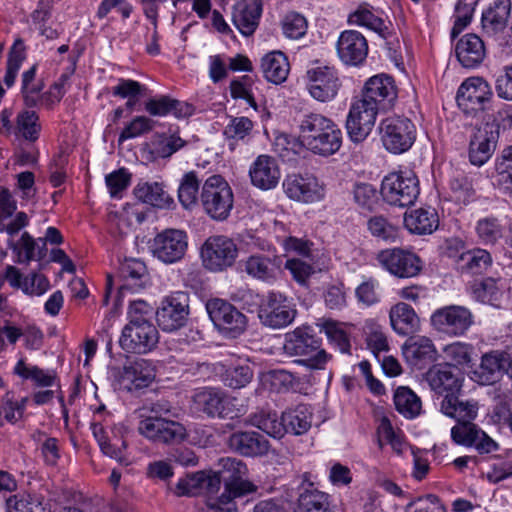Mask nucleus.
Here are the masks:
<instances>
[{
  "label": "nucleus",
  "instance_id": "57",
  "mask_svg": "<svg viewBox=\"0 0 512 512\" xmlns=\"http://www.w3.org/2000/svg\"><path fill=\"white\" fill-rule=\"evenodd\" d=\"M446 356L454 363L452 366H465L473 369V346L467 343L455 342L445 347Z\"/></svg>",
  "mask_w": 512,
  "mask_h": 512
},
{
  "label": "nucleus",
  "instance_id": "58",
  "mask_svg": "<svg viewBox=\"0 0 512 512\" xmlns=\"http://www.w3.org/2000/svg\"><path fill=\"white\" fill-rule=\"evenodd\" d=\"M157 121L147 116H136L129 122L119 135V142L136 138L152 131Z\"/></svg>",
  "mask_w": 512,
  "mask_h": 512
},
{
  "label": "nucleus",
  "instance_id": "16",
  "mask_svg": "<svg viewBox=\"0 0 512 512\" xmlns=\"http://www.w3.org/2000/svg\"><path fill=\"white\" fill-rule=\"evenodd\" d=\"M138 432L158 444H175L187 438L185 426L168 417H144L139 421Z\"/></svg>",
  "mask_w": 512,
  "mask_h": 512
},
{
  "label": "nucleus",
  "instance_id": "52",
  "mask_svg": "<svg viewBox=\"0 0 512 512\" xmlns=\"http://www.w3.org/2000/svg\"><path fill=\"white\" fill-rule=\"evenodd\" d=\"M449 188L456 200L470 202L475 196L472 179L462 172H455L449 179Z\"/></svg>",
  "mask_w": 512,
  "mask_h": 512
},
{
  "label": "nucleus",
  "instance_id": "62",
  "mask_svg": "<svg viewBox=\"0 0 512 512\" xmlns=\"http://www.w3.org/2000/svg\"><path fill=\"white\" fill-rule=\"evenodd\" d=\"M406 512H446V509L437 495L427 494L411 500Z\"/></svg>",
  "mask_w": 512,
  "mask_h": 512
},
{
  "label": "nucleus",
  "instance_id": "15",
  "mask_svg": "<svg viewBox=\"0 0 512 512\" xmlns=\"http://www.w3.org/2000/svg\"><path fill=\"white\" fill-rule=\"evenodd\" d=\"M431 324L442 334L461 337L474 325V315L465 306L449 305L432 314Z\"/></svg>",
  "mask_w": 512,
  "mask_h": 512
},
{
  "label": "nucleus",
  "instance_id": "47",
  "mask_svg": "<svg viewBox=\"0 0 512 512\" xmlns=\"http://www.w3.org/2000/svg\"><path fill=\"white\" fill-rule=\"evenodd\" d=\"M178 133H156L151 141V153L158 158H169L186 145Z\"/></svg>",
  "mask_w": 512,
  "mask_h": 512
},
{
  "label": "nucleus",
  "instance_id": "4",
  "mask_svg": "<svg viewBox=\"0 0 512 512\" xmlns=\"http://www.w3.org/2000/svg\"><path fill=\"white\" fill-rule=\"evenodd\" d=\"M219 469L207 478L209 491H217L223 483L222 494L235 498L243 497L256 490V486L244 477L247 473L246 464L235 458H221Z\"/></svg>",
  "mask_w": 512,
  "mask_h": 512
},
{
  "label": "nucleus",
  "instance_id": "37",
  "mask_svg": "<svg viewBox=\"0 0 512 512\" xmlns=\"http://www.w3.org/2000/svg\"><path fill=\"white\" fill-rule=\"evenodd\" d=\"M313 413L310 406L299 404L282 412L285 434L303 435L312 425Z\"/></svg>",
  "mask_w": 512,
  "mask_h": 512
},
{
  "label": "nucleus",
  "instance_id": "26",
  "mask_svg": "<svg viewBox=\"0 0 512 512\" xmlns=\"http://www.w3.org/2000/svg\"><path fill=\"white\" fill-rule=\"evenodd\" d=\"M286 195L293 200L312 203L321 199V187L313 175H288L283 181Z\"/></svg>",
  "mask_w": 512,
  "mask_h": 512
},
{
  "label": "nucleus",
  "instance_id": "39",
  "mask_svg": "<svg viewBox=\"0 0 512 512\" xmlns=\"http://www.w3.org/2000/svg\"><path fill=\"white\" fill-rule=\"evenodd\" d=\"M478 411L477 402L474 401V413L470 416L447 415L457 421V425L451 429L452 440L460 445L473 446L480 436V429L472 421L476 418Z\"/></svg>",
  "mask_w": 512,
  "mask_h": 512
},
{
  "label": "nucleus",
  "instance_id": "18",
  "mask_svg": "<svg viewBox=\"0 0 512 512\" xmlns=\"http://www.w3.org/2000/svg\"><path fill=\"white\" fill-rule=\"evenodd\" d=\"M188 295L175 292L165 297L155 312L158 326L165 332H173L183 327L188 318Z\"/></svg>",
  "mask_w": 512,
  "mask_h": 512
},
{
  "label": "nucleus",
  "instance_id": "36",
  "mask_svg": "<svg viewBox=\"0 0 512 512\" xmlns=\"http://www.w3.org/2000/svg\"><path fill=\"white\" fill-rule=\"evenodd\" d=\"M390 322L393 330L402 336H411L420 328V319L407 303L399 302L391 307Z\"/></svg>",
  "mask_w": 512,
  "mask_h": 512
},
{
  "label": "nucleus",
  "instance_id": "60",
  "mask_svg": "<svg viewBox=\"0 0 512 512\" xmlns=\"http://www.w3.org/2000/svg\"><path fill=\"white\" fill-rule=\"evenodd\" d=\"M352 193L355 203L363 209L371 211L377 203V190L370 183H355Z\"/></svg>",
  "mask_w": 512,
  "mask_h": 512
},
{
  "label": "nucleus",
  "instance_id": "21",
  "mask_svg": "<svg viewBox=\"0 0 512 512\" xmlns=\"http://www.w3.org/2000/svg\"><path fill=\"white\" fill-rule=\"evenodd\" d=\"M283 258L275 252L254 253L240 261L241 270L253 279L272 283L281 273Z\"/></svg>",
  "mask_w": 512,
  "mask_h": 512
},
{
  "label": "nucleus",
  "instance_id": "64",
  "mask_svg": "<svg viewBox=\"0 0 512 512\" xmlns=\"http://www.w3.org/2000/svg\"><path fill=\"white\" fill-rule=\"evenodd\" d=\"M252 129L253 122L248 117H233L223 133L229 140H242Z\"/></svg>",
  "mask_w": 512,
  "mask_h": 512
},
{
  "label": "nucleus",
  "instance_id": "48",
  "mask_svg": "<svg viewBox=\"0 0 512 512\" xmlns=\"http://www.w3.org/2000/svg\"><path fill=\"white\" fill-rule=\"evenodd\" d=\"M41 124L38 114L33 110H23L16 116L15 134L29 142L39 139Z\"/></svg>",
  "mask_w": 512,
  "mask_h": 512
},
{
  "label": "nucleus",
  "instance_id": "19",
  "mask_svg": "<svg viewBox=\"0 0 512 512\" xmlns=\"http://www.w3.org/2000/svg\"><path fill=\"white\" fill-rule=\"evenodd\" d=\"M120 387L128 392L147 388L155 379L152 363L143 358L128 359L122 368L114 373Z\"/></svg>",
  "mask_w": 512,
  "mask_h": 512
},
{
  "label": "nucleus",
  "instance_id": "28",
  "mask_svg": "<svg viewBox=\"0 0 512 512\" xmlns=\"http://www.w3.org/2000/svg\"><path fill=\"white\" fill-rule=\"evenodd\" d=\"M262 0H240L232 12V22L244 36H251L259 25Z\"/></svg>",
  "mask_w": 512,
  "mask_h": 512
},
{
  "label": "nucleus",
  "instance_id": "12",
  "mask_svg": "<svg viewBox=\"0 0 512 512\" xmlns=\"http://www.w3.org/2000/svg\"><path fill=\"white\" fill-rule=\"evenodd\" d=\"M419 181L412 172H393L384 177L381 194L385 202L398 207H408L419 195Z\"/></svg>",
  "mask_w": 512,
  "mask_h": 512
},
{
  "label": "nucleus",
  "instance_id": "30",
  "mask_svg": "<svg viewBox=\"0 0 512 512\" xmlns=\"http://www.w3.org/2000/svg\"><path fill=\"white\" fill-rule=\"evenodd\" d=\"M251 182L254 186L269 190L277 186L280 179V171L275 159L268 155H260L249 169Z\"/></svg>",
  "mask_w": 512,
  "mask_h": 512
},
{
  "label": "nucleus",
  "instance_id": "41",
  "mask_svg": "<svg viewBox=\"0 0 512 512\" xmlns=\"http://www.w3.org/2000/svg\"><path fill=\"white\" fill-rule=\"evenodd\" d=\"M496 147V141L492 133L486 130H477L469 145V159L475 166H482L492 156Z\"/></svg>",
  "mask_w": 512,
  "mask_h": 512
},
{
  "label": "nucleus",
  "instance_id": "29",
  "mask_svg": "<svg viewBox=\"0 0 512 512\" xmlns=\"http://www.w3.org/2000/svg\"><path fill=\"white\" fill-rule=\"evenodd\" d=\"M455 55L462 67L476 68L485 59V44L477 34H465L456 43Z\"/></svg>",
  "mask_w": 512,
  "mask_h": 512
},
{
  "label": "nucleus",
  "instance_id": "38",
  "mask_svg": "<svg viewBox=\"0 0 512 512\" xmlns=\"http://www.w3.org/2000/svg\"><path fill=\"white\" fill-rule=\"evenodd\" d=\"M134 195L139 201L159 209H170L175 205L174 199L158 182L138 183L134 188Z\"/></svg>",
  "mask_w": 512,
  "mask_h": 512
},
{
  "label": "nucleus",
  "instance_id": "9",
  "mask_svg": "<svg viewBox=\"0 0 512 512\" xmlns=\"http://www.w3.org/2000/svg\"><path fill=\"white\" fill-rule=\"evenodd\" d=\"M493 92L482 77H469L459 86L456 101L460 110L470 117H481L490 109Z\"/></svg>",
  "mask_w": 512,
  "mask_h": 512
},
{
  "label": "nucleus",
  "instance_id": "11",
  "mask_svg": "<svg viewBox=\"0 0 512 512\" xmlns=\"http://www.w3.org/2000/svg\"><path fill=\"white\" fill-rule=\"evenodd\" d=\"M189 237L185 230L166 228L150 241L152 256L165 265L181 262L188 251Z\"/></svg>",
  "mask_w": 512,
  "mask_h": 512
},
{
  "label": "nucleus",
  "instance_id": "55",
  "mask_svg": "<svg viewBox=\"0 0 512 512\" xmlns=\"http://www.w3.org/2000/svg\"><path fill=\"white\" fill-rule=\"evenodd\" d=\"M495 170L502 189L512 193V145L506 147L501 156L496 159Z\"/></svg>",
  "mask_w": 512,
  "mask_h": 512
},
{
  "label": "nucleus",
  "instance_id": "44",
  "mask_svg": "<svg viewBox=\"0 0 512 512\" xmlns=\"http://www.w3.org/2000/svg\"><path fill=\"white\" fill-rule=\"evenodd\" d=\"M224 386L231 389H241L250 384L254 378V369L248 363L232 364L220 374Z\"/></svg>",
  "mask_w": 512,
  "mask_h": 512
},
{
  "label": "nucleus",
  "instance_id": "43",
  "mask_svg": "<svg viewBox=\"0 0 512 512\" xmlns=\"http://www.w3.org/2000/svg\"><path fill=\"white\" fill-rule=\"evenodd\" d=\"M470 291L476 301L493 306H498L503 296L502 289L498 286V279L493 277L475 280L470 285Z\"/></svg>",
  "mask_w": 512,
  "mask_h": 512
},
{
  "label": "nucleus",
  "instance_id": "8",
  "mask_svg": "<svg viewBox=\"0 0 512 512\" xmlns=\"http://www.w3.org/2000/svg\"><path fill=\"white\" fill-rule=\"evenodd\" d=\"M201 201L204 211L213 220L224 221L233 208L234 195L221 175H212L203 184Z\"/></svg>",
  "mask_w": 512,
  "mask_h": 512
},
{
  "label": "nucleus",
  "instance_id": "40",
  "mask_svg": "<svg viewBox=\"0 0 512 512\" xmlns=\"http://www.w3.org/2000/svg\"><path fill=\"white\" fill-rule=\"evenodd\" d=\"M261 68L267 81L274 84H281L287 79L290 64L283 52L273 51L262 58Z\"/></svg>",
  "mask_w": 512,
  "mask_h": 512
},
{
  "label": "nucleus",
  "instance_id": "22",
  "mask_svg": "<svg viewBox=\"0 0 512 512\" xmlns=\"http://www.w3.org/2000/svg\"><path fill=\"white\" fill-rule=\"evenodd\" d=\"M158 330L152 323L125 325L119 344L128 353L146 354L158 343Z\"/></svg>",
  "mask_w": 512,
  "mask_h": 512
},
{
  "label": "nucleus",
  "instance_id": "24",
  "mask_svg": "<svg viewBox=\"0 0 512 512\" xmlns=\"http://www.w3.org/2000/svg\"><path fill=\"white\" fill-rule=\"evenodd\" d=\"M336 48L340 60L350 66L361 65L368 55L367 39L356 30L341 32Z\"/></svg>",
  "mask_w": 512,
  "mask_h": 512
},
{
  "label": "nucleus",
  "instance_id": "46",
  "mask_svg": "<svg viewBox=\"0 0 512 512\" xmlns=\"http://www.w3.org/2000/svg\"><path fill=\"white\" fill-rule=\"evenodd\" d=\"M393 399L396 410L405 418L413 419L420 415L421 399L410 388L398 387Z\"/></svg>",
  "mask_w": 512,
  "mask_h": 512
},
{
  "label": "nucleus",
  "instance_id": "59",
  "mask_svg": "<svg viewBox=\"0 0 512 512\" xmlns=\"http://www.w3.org/2000/svg\"><path fill=\"white\" fill-rule=\"evenodd\" d=\"M282 30L287 38L299 39L306 34V18L297 12L288 13L282 20Z\"/></svg>",
  "mask_w": 512,
  "mask_h": 512
},
{
  "label": "nucleus",
  "instance_id": "33",
  "mask_svg": "<svg viewBox=\"0 0 512 512\" xmlns=\"http://www.w3.org/2000/svg\"><path fill=\"white\" fill-rule=\"evenodd\" d=\"M511 6V0H493L482 13L481 25L483 31L488 35L502 32L508 25Z\"/></svg>",
  "mask_w": 512,
  "mask_h": 512
},
{
  "label": "nucleus",
  "instance_id": "14",
  "mask_svg": "<svg viewBox=\"0 0 512 512\" xmlns=\"http://www.w3.org/2000/svg\"><path fill=\"white\" fill-rule=\"evenodd\" d=\"M206 310L217 330L227 337L236 338L247 327V317L224 299L208 300Z\"/></svg>",
  "mask_w": 512,
  "mask_h": 512
},
{
  "label": "nucleus",
  "instance_id": "32",
  "mask_svg": "<svg viewBox=\"0 0 512 512\" xmlns=\"http://www.w3.org/2000/svg\"><path fill=\"white\" fill-rule=\"evenodd\" d=\"M493 265L491 253L482 248H473L461 252L457 261V271L461 275L479 276L488 272Z\"/></svg>",
  "mask_w": 512,
  "mask_h": 512
},
{
  "label": "nucleus",
  "instance_id": "42",
  "mask_svg": "<svg viewBox=\"0 0 512 512\" xmlns=\"http://www.w3.org/2000/svg\"><path fill=\"white\" fill-rule=\"evenodd\" d=\"M439 219L434 209L419 208L405 214L404 225L412 233L431 234L438 227Z\"/></svg>",
  "mask_w": 512,
  "mask_h": 512
},
{
  "label": "nucleus",
  "instance_id": "25",
  "mask_svg": "<svg viewBox=\"0 0 512 512\" xmlns=\"http://www.w3.org/2000/svg\"><path fill=\"white\" fill-rule=\"evenodd\" d=\"M227 444L232 451L244 457L263 456L270 449L268 439L254 430L233 432Z\"/></svg>",
  "mask_w": 512,
  "mask_h": 512
},
{
  "label": "nucleus",
  "instance_id": "20",
  "mask_svg": "<svg viewBox=\"0 0 512 512\" xmlns=\"http://www.w3.org/2000/svg\"><path fill=\"white\" fill-rule=\"evenodd\" d=\"M471 379L481 385H491L497 382L504 373L512 378V359L505 351H490L481 357V363L470 370Z\"/></svg>",
  "mask_w": 512,
  "mask_h": 512
},
{
  "label": "nucleus",
  "instance_id": "10",
  "mask_svg": "<svg viewBox=\"0 0 512 512\" xmlns=\"http://www.w3.org/2000/svg\"><path fill=\"white\" fill-rule=\"evenodd\" d=\"M238 254L239 249L235 241L225 235L208 237L200 251L204 268L214 273L224 272L233 267Z\"/></svg>",
  "mask_w": 512,
  "mask_h": 512
},
{
  "label": "nucleus",
  "instance_id": "49",
  "mask_svg": "<svg viewBox=\"0 0 512 512\" xmlns=\"http://www.w3.org/2000/svg\"><path fill=\"white\" fill-rule=\"evenodd\" d=\"M249 422L252 426L265 432L273 438H282L285 435L282 417L278 419L276 413L259 412L250 415Z\"/></svg>",
  "mask_w": 512,
  "mask_h": 512
},
{
  "label": "nucleus",
  "instance_id": "13",
  "mask_svg": "<svg viewBox=\"0 0 512 512\" xmlns=\"http://www.w3.org/2000/svg\"><path fill=\"white\" fill-rule=\"evenodd\" d=\"M297 315L295 305L286 295L270 291L262 297L258 317L261 323L272 329H281L290 325Z\"/></svg>",
  "mask_w": 512,
  "mask_h": 512
},
{
  "label": "nucleus",
  "instance_id": "54",
  "mask_svg": "<svg viewBox=\"0 0 512 512\" xmlns=\"http://www.w3.org/2000/svg\"><path fill=\"white\" fill-rule=\"evenodd\" d=\"M6 512H46L39 497L31 494L12 495L6 500Z\"/></svg>",
  "mask_w": 512,
  "mask_h": 512
},
{
  "label": "nucleus",
  "instance_id": "6",
  "mask_svg": "<svg viewBox=\"0 0 512 512\" xmlns=\"http://www.w3.org/2000/svg\"><path fill=\"white\" fill-rule=\"evenodd\" d=\"M231 396L221 388L203 387L196 389L190 401V409L199 416L210 419L233 418L237 414L234 410Z\"/></svg>",
  "mask_w": 512,
  "mask_h": 512
},
{
  "label": "nucleus",
  "instance_id": "17",
  "mask_svg": "<svg viewBox=\"0 0 512 512\" xmlns=\"http://www.w3.org/2000/svg\"><path fill=\"white\" fill-rule=\"evenodd\" d=\"M377 260L390 274L402 279L418 276L423 268V262L417 254L402 248L382 250Z\"/></svg>",
  "mask_w": 512,
  "mask_h": 512
},
{
  "label": "nucleus",
  "instance_id": "34",
  "mask_svg": "<svg viewBox=\"0 0 512 512\" xmlns=\"http://www.w3.org/2000/svg\"><path fill=\"white\" fill-rule=\"evenodd\" d=\"M119 275L125 281L118 289L116 305L120 302L125 291L133 288H143L148 278L147 267L139 259H125L119 267Z\"/></svg>",
  "mask_w": 512,
  "mask_h": 512
},
{
  "label": "nucleus",
  "instance_id": "56",
  "mask_svg": "<svg viewBox=\"0 0 512 512\" xmlns=\"http://www.w3.org/2000/svg\"><path fill=\"white\" fill-rule=\"evenodd\" d=\"M14 373L23 379L33 380L37 386L41 387H50L54 382L53 375L37 366H27L23 359H20L15 365Z\"/></svg>",
  "mask_w": 512,
  "mask_h": 512
},
{
  "label": "nucleus",
  "instance_id": "53",
  "mask_svg": "<svg viewBox=\"0 0 512 512\" xmlns=\"http://www.w3.org/2000/svg\"><path fill=\"white\" fill-rule=\"evenodd\" d=\"M476 233L482 243L494 245L503 236V227L496 217H485L478 220Z\"/></svg>",
  "mask_w": 512,
  "mask_h": 512
},
{
  "label": "nucleus",
  "instance_id": "63",
  "mask_svg": "<svg viewBox=\"0 0 512 512\" xmlns=\"http://www.w3.org/2000/svg\"><path fill=\"white\" fill-rule=\"evenodd\" d=\"M378 434V443L380 448L383 447L384 443L390 444L393 451H395L397 454H401L403 450V442L395 434V431L392 427L391 422L387 418H383L380 422V425L377 430Z\"/></svg>",
  "mask_w": 512,
  "mask_h": 512
},
{
  "label": "nucleus",
  "instance_id": "3",
  "mask_svg": "<svg viewBox=\"0 0 512 512\" xmlns=\"http://www.w3.org/2000/svg\"><path fill=\"white\" fill-rule=\"evenodd\" d=\"M426 379L433 391L443 395L440 411L444 415L470 416L474 413V401L459 399L463 377L459 369L451 364H438L431 367Z\"/></svg>",
  "mask_w": 512,
  "mask_h": 512
},
{
  "label": "nucleus",
  "instance_id": "45",
  "mask_svg": "<svg viewBox=\"0 0 512 512\" xmlns=\"http://www.w3.org/2000/svg\"><path fill=\"white\" fill-rule=\"evenodd\" d=\"M348 23L351 25L364 26L376 32L384 39L388 38L390 35L389 26L385 24V21L364 6H359L357 10L349 15Z\"/></svg>",
  "mask_w": 512,
  "mask_h": 512
},
{
  "label": "nucleus",
  "instance_id": "23",
  "mask_svg": "<svg viewBox=\"0 0 512 512\" xmlns=\"http://www.w3.org/2000/svg\"><path fill=\"white\" fill-rule=\"evenodd\" d=\"M308 91L317 101L328 102L334 99L341 87L335 68L320 66L307 71Z\"/></svg>",
  "mask_w": 512,
  "mask_h": 512
},
{
  "label": "nucleus",
  "instance_id": "1",
  "mask_svg": "<svg viewBox=\"0 0 512 512\" xmlns=\"http://www.w3.org/2000/svg\"><path fill=\"white\" fill-rule=\"evenodd\" d=\"M397 97L398 90L392 76L382 73L370 77L364 84L361 98L352 103L346 119L351 141H364L373 129L378 113L391 110Z\"/></svg>",
  "mask_w": 512,
  "mask_h": 512
},
{
  "label": "nucleus",
  "instance_id": "50",
  "mask_svg": "<svg viewBox=\"0 0 512 512\" xmlns=\"http://www.w3.org/2000/svg\"><path fill=\"white\" fill-rule=\"evenodd\" d=\"M255 78L250 75H243L230 82L229 89L233 99H244L250 107L258 110V105L254 97L253 88Z\"/></svg>",
  "mask_w": 512,
  "mask_h": 512
},
{
  "label": "nucleus",
  "instance_id": "2",
  "mask_svg": "<svg viewBox=\"0 0 512 512\" xmlns=\"http://www.w3.org/2000/svg\"><path fill=\"white\" fill-rule=\"evenodd\" d=\"M299 142L303 148L323 157L337 153L342 146V131L330 118L309 112L298 122Z\"/></svg>",
  "mask_w": 512,
  "mask_h": 512
},
{
  "label": "nucleus",
  "instance_id": "7",
  "mask_svg": "<svg viewBox=\"0 0 512 512\" xmlns=\"http://www.w3.org/2000/svg\"><path fill=\"white\" fill-rule=\"evenodd\" d=\"M380 139L384 148L392 154L407 152L415 143L416 125L404 116H389L379 124Z\"/></svg>",
  "mask_w": 512,
  "mask_h": 512
},
{
  "label": "nucleus",
  "instance_id": "35",
  "mask_svg": "<svg viewBox=\"0 0 512 512\" xmlns=\"http://www.w3.org/2000/svg\"><path fill=\"white\" fill-rule=\"evenodd\" d=\"M403 355L410 364L420 369L437 359L435 346L426 337H410L403 345Z\"/></svg>",
  "mask_w": 512,
  "mask_h": 512
},
{
  "label": "nucleus",
  "instance_id": "31",
  "mask_svg": "<svg viewBox=\"0 0 512 512\" xmlns=\"http://www.w3.org/2000/svg\"><path fill=\"white\" fill-rule=\"evenodd\" d=\"M144 109L150 116L163 117L172 114L178 119L189 117L194 113L193 105L168 95L148 99L144 104Z\"/></svg>",
  "mask_w": 512,
  "mask_h": 512
},
{
  "label": "nucleus",
  "instance_id": "61",
  "mask_svg": "<svg viewBox=\"0 0 512 512\" xmlns=\"http://www.w3.org/2000/svg\"><path fill=\"white\" fill-rule=\"evenodd\" d=\"M155 314L153 307L144 300H134L130 303L128 310L129 322L127 325H142L152 323L151 319Z\"/></svg>",
  "mask_w": 512,
  "mask_h": 512
},
{
  "label": "nucleus",
  "instance_id": "51",
  "mask_svg": "<svg viewBox=\"0 0 512 512\" xmlns=\"http://www.w3.org/2000/svg\"><path fill=\"white\" fill-rule=\"evenodd\" d=\"M200 187V180L195 171L187 172L178 189V199L184 208L196 204Z\"/></svg>",
  "mask_w": 512,
  "mask_h": 512
},
{
  "label": "nucleus",
  "instance_id": "27",
  "mask_svg": "<svg viewBox=\"0 0 512 512\" xmlns=\"http://www.w3.org/2000/svg\"><path fill=\"white\" fill-rule=\"evenodd\" d=\"M302 485L298 496L300 512H336L329 494L320 491L310 482V474L304 473Z\"/></svg>",
  "mask_w": 512,
  "mask_h": 512
},
{
  "label": "nucleus",
  "instance_id": "5",
  "mask_svg": "<svg viewBox=\"0 0 512 512\" xmlns=\"http://www.w3.org/2000/svg\"><path fill=\"white\" fill-rule=\"evenodd\" d=\"M320 347L321 340L314 334L313 329L303 326L286 334L283 349L289 356L304 357L298 363L312 369H322L328 361V355Z\"/></svg>",
  "mask_w": 512,
  "mask_h": 512
}]
</instances>
